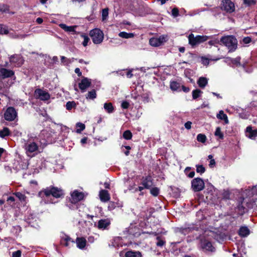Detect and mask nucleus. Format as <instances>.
I'll use <instances>...</instances> for the list:
<instances>
[{"label": "nucleus", "instance_id": "obj_9", "mask_svg": "<svg viewBox=\"0 0 257 257\" xmlns=\"http://www.w3.org/2000/svg\"><path fill=\"white\" fill-rule=\"evenodd\" d=\"M34 95L36 98L43 101L48 100L50 98V95L47 91L40 88H37L35 90Z\"/></svg>", "mask_w": 257, "mask_h": 257}, {"label": "nucleus", "instance_id": "obj_32", "mask_svg": "<svg viewBox=\"0 0 257 257\" xmlns=\"http://www.w3.org/2000/svg\"><path fill=\"white\" fill-rule=\"evenodd\" d=\"M118 36L120 37L123 38L128 39L133 38L134 36V35L133 33H128L125 32H121L119 33Z\"/></svg>", "mask_w": 257, "mask_h": 257}, {"label": "nucleus", "instance_id": "obj_22", "mask_svg": "<svg viewBox=\"0 0 257 257\" xmlns=\"http://www.w3.org/2000/svg\"><path fill=\"white\" fill-rule=\"evenodd\" d=\"M59 27L67 32H73L76 28V26H68L64 24H60Z\"/></svg>", "mask_w": 257, "mask_h": 257}, {"label": "nucleus", "instance_id": "obj_20", "mask_svg": "<svg viewBox=\"0 0 257 257\" xmlns=\"http://www.w3.org/2000/svg\"><path fill=\"white\" fill-rule=\"evenodd\" d=\"M110 224V221L108 219H101L98 222V227L99 229H105Z\"/></svg>", "mask_w": 257, "mask_h": 257}, {"label": "nucleus", "instance_id": "obj_60", "mask_svg": "<svg viewBox=\"0 0 257 257\" xmlns=\"http://www.w3.org/2000/svg\"><path fill=\"white\" fill-rule=\"evenodd\" d=\"M238 209L240 211V214H242L244 212V207L242 205H238Z\"/></svg>", "mask_w": 257, "mask_h": 257}, {"label": "nucleus", "instance_id": "obj_41", "mask_svg": "<svg viewBox=\"0 0 257 257\" xmlns=\"http://www.w3.org/2000/svg\"><path fill=\"white\" fill-rule=\"evenodd\" d=\"M9 31L6 26L0 24V34H7Z\"/></svg>", "mask_w": 257, "mask_h": 257}, {"label": "nucleus", "instance_id": "obj_42", "mask_svg": "<svg viewBox=\"0 0 257 257\" xmlns=\"http://www.w3.org/2000/svg\"><path fill=\"white\" fill-rule=\"evenodd\" d=\"M61 61L64 65H68L70 64V60H69V59L62 56H61Z\"/></svg>", "mask_w": 257, "mask_h": 257}, {"label": "nucleus", "instance_id": "obj_34", "mask_svg": "<svg viewBox=\"0 0 257 257\" xmlns=\"http://www.w3.org/2000/svg\"><path fill=\"white\" fill-rule=\"evenodd\" d=\"M203 93L200 90L197 89L192 91V97L194 99H197Z\"/></svg>", "mask_w": 257, "mask_h": 257}, {"label": "nucleus", "instance_id": "obj_28", "mask_svg": "<svg viewBox=\"0 0 257 257\" xmlns=\"http://www.w3.org/2000/svg\"><path fill=\"white\" fill-rule=\"evenodd\" d=\"M11 132L9 128L5 127L3 130H0V137L4 138L10 135Z\"/></svg>", "mask_w": 257, "mask_h": 257}, {"label": "nucleus", "instance_id": "obj_57", "mask_svg": "<svg viewBox=\"0 0 257 257\" xmlns=\"http://www.w3.org/2000/svg\"><path fill=\"white\" fill-rule=\"evenodd\" d=\"M75 72L78 75V76H80L82 75V73L79 68H75L74 70Z\"/></svg>", "mask_w": 257, "mask_h": 257}, {"label": "nucleus", "instance_id": "obj_49", "mask_svg": "<svg viewBox=\"0 0 257 257\" xmlns=\"http://www.w3.org/2000/svg\"><path fill=\"white\" fill-rule=\"evenodd\" d=\"M82 37L84 38V40L82 43V44L84 47H85L88 45V43L89 42V39L87 36H86L85 35H83Z\"/></svg>", "mask_w": 257, "mask_h": 257}, {"label": "nucleus", "instance_id": "obj_25", "mask_svg": "<svg viewBox=\"0 0 257 257\" xmlns=\"http://www.w3.org/2000/svg\"><path fill=\"white\" fill-rule=\"evenodd\" d=\"M238 233L242 237H246L249 234V230L247 227L243 226L240 228Z\"/></svg>", "mask_w": 257, "mask_h": 257}, {"label": "nucleus", "instance_id": "obj_24", "mask_svg": "<svg viewBox=\"0 0 257 257\" xmlns=\"http://www.w3.org/2000/svg\"><path fill=\"white\" fill-rule=\"evenodd\" d=\"M216 117L218 119L223 120L225 124H228L229 122L227 116L226 114L224 113L223 110H220Z\"/></svg>", "mask_w": 257, "mask_h": 257}, {"label": "nucleus", "instance_id": "obj_47", "mask_svg": "<svg viewBox=\"0 0 257 257\" xmlns=\"http://www.w3.org/2000/svg\"><path fill=\"white\" fill-rule=\"evenodd\" d=\"M244 4L248 6L254 5L256 3V0H243Z\"/></svg>", "mask_w": 257, "mask_h": 257}, {"label": "nucleus", "instance_id": "obj_14", "mask_svg": "<svg viewBox=\"0 0 257 257\" xmlns=\"http://www.w3.org/2000/svg\"><path fill=\"white\" fill-rule=\"evenodd\" d=\"M14 72L6 68H0V77L3 79L12 77Z\"/></svg>", "mask_w": 257, "mask_h": 257}, {"label": "nucleus", "instance_id": "obj_53", "mask_svg": "<svg viewBox=\"0 0 257 257\" xmlns=\"http://www.w3.org/2000/svg\"><path fill=\"white\" fill-rule=\"evenodd\" d=\"M157 238L158 240V242H157V245L159 246H163L165 244V241L160 239L159 237H158Z\"/></svg>", "mask_w": 257, "mask_h": 257}, {"label": "nucleus", "instance_id": "obj_61", "mask_svg": "<svg viewBox=\"0 0 257 257\" xmlns=\"http://www.w3.org/2000/svg\"><path fill=\"white\" fill-rule=\"evenodd\" d=\"M182 88L183 91H184L185 92H188L190 90V89L188 87H185L184 86H182Z\"/></svg>", "mask_w": 257, "mask_h": 257}, {"label": "nucleus", "instance_id": "obj_45", "mask_svg": "<svg viewBox=\"0 0 257 257\" xmlns=\"http://www.w3.org/2000/svg\"><path fill=\"white\" fill-rule=\"evenodd\" d=\"M196 172L197 173L202 174L205 171V169L202 165H196Z\"/></svg>", "mask_w": 257, "mask_h": 257}, {"label": "nucleus", "instance_id": "obj_8", "mask_svg": "<svg viewBox=\"0 0 257 257\" xmlns=\"http://www.w3.org/2000/svg\"><path fill=\"white\" fill-rule=\"evenodd\" d=\"M17 116V112L13 107L7 108L4 113L5 119L9 121H13Z\"/></svg>", "mask_w": 257, "mask_h": 257}, {"label": "nucleus", "instance_id": "obj_16", "mask_svg": "<svg viewBox=\"0 0 257 257\" xmlns=\"http://www.w3.org/2000/svg\"><path fill=\"white\" fill-rule=\"evenodd\" d=\"M10 61L12 63L17 64L18 65H21L23 63V60L21 56L18 55H14L10 57Z\"/></svg>", "mask_w": 257, "mask_h": 257}, {"label": "nucleus", "instance_id": "obj_64", "mask_svg": "<svg viewBox=\"0 0 257 257\" xmlns=\"http://www.w3.org/2000/svg\"><path fill=\"white\" fill-rule=\"evenodd\" d=\"M251 192L252 194L257 195V188L256 187L253 188L252 189Z\"/></svg>", "mask_w": 257, "mask_h": 257}, {"label": "nucleus", "instance_id": "obj_5", "mask_svg": "<svg viewBox=\"0 0 257 257\" xmlns=\"http://www.w3.org/2000/svg\"><path fill=\"white\" fill-rule=\"evenodd\" d=\"M207 39L208 37L206 36L197 35L196 36H195L194 34H191L188 36L189 43L192 46L204 42Z\"/></svg>", "mask_w": 257, "mask_h": 257}, {"label": "nucleus", "instance_id": "obj_7", "mask_svg": "<svg viewBox=\"0 0 257 257\" xmlns=\"http://www.w3.org/2000/svg\"><path fill=\"white\" fill-rule=\"evenodd\" d=\"M221 9L228 13H231L235 11L233 2L230 0H222L221 3Z\"/></svg>", "mask_w": 257, "mask_h": 257}, {"label": "nucleus", "instance_id": "obj_18", "mask_svg": "<svg viewBox=\"0 0 257 257\" xmlns=\"http://www.w3.org/2000/svg\"><path fill=\"white\" fill-rule=\"evenodd\" d=\"M207 190L209 192H210L211 194L213 195V198H212L213 200H215L216 198L219 197V191L214 188V187L210 185L208 187Z\"/></svg>", "mask_w": 257, "mask_h": 257}, {"label": "nucleus", "instance_id": "obj_58", "mask_svg": "<svg viewBox=\"0 0 257 257\" xmlns=\"http://www.w3.org/2000/svg\"><path fill=\"white\" fill-rule=\"evenodd\" d=\"M187 176L189 178H193L195 175V172L194 171H192L189 172L188 174H187Z\"/></svg>", "mask_w": 257, "mask_h": 257}, {"label": "nucleus", "instance_id": "obj_43", "mask_svg": "<svg viewBox=\"0 0 257 257\" xmlns=\"http://www.w3.org/2000/svg\"><path fill=\"white\" fill-rule=\"evenodd\" d=\"M76 105L74 101H68L66 104V107L67 110H71L73 107Z\"/></svg>", "mask_w": 257, "mask_h": 257}, {"label": "nucleus", "instance_id": "obj_4", "mask_svg": "<svg viewBox=\"0 0 257 257\" xmlns=\"http://www.w3.org/2000/svg\"><path fill=\"white\" fill-rule=\"evenodd\" d=\"M90 35L94 44H100L103 40V33L99 29H94L90 32Z\"/></svg>", "mask_w": 257, "mask_h": 257}, {"label": "nucleus", "instance_id": "obj_51", "mask_svg": "<svg viewBox=\"0 0 257 257\" xmlns=\"http://www.w3.org/2000/svg\"><path fill=\"white\" fill-rule=\"evenodd\" d=\"M21 251L20 250L14 251L12 253L13 257H21Z\"/></svg>", "mask_w": 257, "mask_h": 257}, {"label": "nucleus", "instance_id": "obj_10", "mask_svg": "<svg viewBox=\"0 0 257 257\" xmlns=\"http://www.w3.org/2000/svg\"><path fill=\"white\" fill-rule=\"evenodd\" d=\"M168 37L166 35H162L158 38H152L149 41L150 44L154 47H158L167 41Z\"/></svg>", "mask_w": 257, "mask_h": 257}, {"label": "nucleus", "instance_id": "obj_37", "mask_svg": "<svg viewBox=\"0 0 257 257\" xmlns=\"http://www.w3.org/2000/svg\"><path fill=\"white\" fill-rule=\"evenodd\" d=\"M108 16V9L105 8L102 10V21H105Z\"/></svg>", "mask_w": 257, "mask_h": 257}, {"label": "nucleus", "instance_id": "obj_17", "mask_svg": "<svg viewBox=\"0 0 257 257\" xmlns=\"http://www.w3.org/2000/svg\"><path fill=\"white\" fill-rule=\"evenodd\" d=\"M99 197L101 201L105 202L109 200L110 196L107 191L101 190L99 192Z\"/></svg>", "mask_w": 257, "mask_h": 257}, {"label": "nucleus", "instance_id": "obj_11", "mask_svg": "<svg viewBox=\"0 0 257 257\" xmlns=\"http://www.w3.org/2000/svg\"><path fill=\"white\" fill-rule=\"evenodd\" d=\"M200 246L202 249L205 252H214L215 248L212 243L207 239L201 240Z\"/></svg>", "mask_w": 257, "mask_h": 257}, {"label": "nucleus", "instance_id": "obj_35", "mask_svg": "<svg viewBox=\"0 0 257 257\" xmlns=\"http://www.w3.org/2000/svg\"><path fill=\"white\" fill-rule=\"evenodd\" d=\"M240 59H241V58L240 57H237L235 58H234V59L232 58V59H230V62H231V64L235 65L236 66H238L240 65Z\"/></svg>", "mask_w": 257, "mask_h": 257}, {"label": "nucleus", "instance_id": "obj_1", "mask_svg": "<svg viewBox=\"0 0 257 257\" xmlns=\"http://www.w3.org/2000/svg\"><path fill=\"white\" fill-rule=\"evenodd\" d=\"M39 196L42 198L45 203H54V202L50 199L52 196L56 198L63 197L64 193L63 191L57 187L47 188L39 193Z\"/></svg>", "mask_w": 257, "mask_h": 257}, {"label": "nucleus", "instance_id": "obj_19", "mask_svg": "<svg viewBox=\"0 0 257 257\" xmlns=\"http://www.w3.org/2000/svg\"><path fill=\"white\" fill-rule=\"evenodd\" d=\"M76 243L77 244V247L81 249H82L86 246V240L83 237H77L76 239Z\"/></svg>", "mask_w": 257, "mask_h": 257}, {"label": "nucleus", "instance_id": "obj_59", "mask_svg": "<svg viewBox=\"0 0 257 257\" xmlns=\"http://www.w3.org/2000/svg\"><path fill=\"white\" fill-rule=\"evenodd\" d=\"M126 75L127 78H131L133 76L132 71H128L126 72Z\"/></svg>", "mask_w": 257, "mask_h": 257}, {"label": "nucleus", "instance_id": "obj_15", "mask_svg": "<svg viewBox=\"0 0 257 257\" xmlns=\"http://www.w3.org/2000/svg\"><path fill=\"white\" fill-rule=\"evenodd\" d=\"M246 136L250 139H254L257 136V130H252L251 126L246 128Z\"/></svg>", "mask_w": 257, "mask_h": 257}, {"label": "nucleus", "instance_id": "obj_33", "mask_svg": "<svg viewBox=\"0 0 257 257\" xmlns=\"http://www.w3.org/2000/svg\"><path fill=\"white\" fill-rule=\"evenodd\" d=\"M191 229L190 228H177L176 232L181 233L184 235H186L188 234L191 231Z\"/></svg>", "mask_w": 257, "mask_h": 257}, {"label": "nucleus", "instance_id": "obj_56", "mask_svg": "<svg viewBox=\"0 0 257 257\" xmlns=\"http://www.w3.org/2000/svg\"><path fill=\"white\" fill-rule=\"evenodd\" d=\"M215 165V161L214 159H211L210 161L209 166L210 167L212 168Z\"/></svg>", "mask_w": 257, "mask_h": 257}, {"label": "nucleus", "instance_id": "obj_44", "mask_svg": "<svg viewBox=\"0 0 257 257\" xmlns=\"http://www.w3.org/2000/svg\"><path fill=\"white\" fill-rule=\"evenodd\" d=\"M150 192L152 195L157 196L159 193V189L157 187H154L151 189Z\"/></svg>", "mask_w": 257, "mask_h": 257}, {"label": "nucleus", "instance_id": "obj_63", "mask_svg": "<svg viewBox=\"0 0 257 257\" xmlns=\"http://www.w3.org/2000/svg\"><path fill=\"white\" fill-rule=\"evenodd\" d=\"M144 188H145L143 186H139L138 188H136L135 191H142Z\"/></svg>", "mask_w": 257, "mask_h": 257}, {"label": "nucleus", "instance_id": "obj_26", "mask_svg": "<svg viewBox=\"0 0 257 257\" xmlns=\"http://www.w3.org/2000/svg\"><path fill=\"white\" fill-rule=\"evenodd\" d=\"M170 87L172 91H180V84L179 83L176 81H172L170 82Z\"/></svg>", "mask_w": 257, "mask_h": 257}, {"label": "nucleus", "instance_id": "obj_30", "mask_svg": "<svg viewBox=\"0 0 257 257\" xmlns=\"http://www.w3.org/2000/svg\"><path fill=\"white\" fill-rule=\"evenodd\" d=\"M142 184L145 188L148 189L152 186L153 184L150 178H147L143 181Z\"/></svg>", "mask_w": 257, "mask_h": 257}, {"label": "nucleus", "instance_id": "obj_23", "mask_svg": "<svg viewBox=\"0 0 257 257\" xmlns=\"http://www.w3.org/2000/svg\"><path fill=\"white\" fill-rule=\"evenodd\" d=\"M125 257H142V253L139 251H127L125 254Z\"/></svg>", "mask_w": 257, "mask_h": 257}, {"label": "nucleus", "instance_id": "obj_40", "mask_svg": "<svg viewBox=\"0 0 257 257\" xmlns=\"http://www.w3.org/2000/svg\"><path fill=\"white\" fill-rule=\"evenodd\" d=\"M215 136L218 137L219 139H222L223 138V134L221 131V129L219 127H217L216 128L215 132Z\"/></svg>", "mask_w": 257, "mask_h": 257}, {"label": "nucleus", "instance_id": "obj_48", "mask_svg": "<svg viewBox=\"0 0 257 257\" xmlns=\"http://www.w3.org/2000/svg\"><path fill=\"white\" fill-rule=\"evenodd\" d=\"M172 15L174 17H177L179 15V11L177 8H173L172 10Z\"/></svg>", "mask_w": 257, "mask_h": 257}, {"label": "nucleus", "instance_id": "obj_62", "mask_svg": "<svg viewBox=\"0 0 257 257\" xmlns=\"http://www.w3.org/2000/svg\"><path fill=\"white\" fill-rule=\"evenodd\" d=\"M88 240L90 243H93L94 241V238L93 236H90L88 237Z\"/></svg>", "mask_w": 257, "mask_h": 257}, {"label": "nucleus", "instance_id": "obj_39", "mask_svg": "<svg viewBox=\"0 0 257 257\" xmlns=\"http://www.w3.org/2000/svg\"><path fill=\"white\" fill-rule=\"evenodd\" d=\"M123 137L125 140H131L132 138V134L130 131H125L123 134Z\"/></svg>", "mask_w": 257, "mask_h": 257}, {"label": "nucleus", "instance_id": "obj_31", "mask_svg": "<svg viewBox=\"0 0 257 257\" xmlns=\"http://www.w3.org/2000/svg\"><path fill=\"white\" fill-rule=\"evenodd\" d=\"M96 97V91L92 89L89 91L86 95V99H94Z\"/></svg>", "mask_w": 257, "mask_h": 257}, {"label": "nucleus", "instance_id": "obj_2", "mask_svg": "<svg viewBox=\"0 0 257 257\" xmlns=\"http://www.w3.org/2000/svg\"><path fill=\"white\" fill-rule=\"evenodd\" d=\"M220 42L228 50L229 52H234L237 48L238 42L236 38L233 36H226L220 39Z\"/></svg>", "mask_w": 257, "mask_h": 257}, {"label": "nucleus", "instance_id": "obj_52", "mask_svg": "<svg viewBox=\"0 0 257 257\" xmlns=\"http://www.w3.org/2000/svg\"><path fill=\"white\" fill-rule=\"evenodd\" d=\"M121 107L123 109H126L129 106V103L126 101H123L121 104Z\"/></svg>", "mask_w": 257, "mask_h": 257}, {"label": "nucleus", "instance_id": "obj_27", "mask_svg": "<svg viewBox=\"0 0 257 257\" xmlns=\"http://www.w3.org/2000/svg\"><path fill=\"white\" fill-rule=\"evenodd\" d=\"M103 107L105 110L108 113H111L114 111V107L112 104L110 102L105 103Z\"/></svg>", "mask_w": 257, "mask_h": 257}, {"label": "nucleus", "instance_id": "obj_50", "mask_svg": "<svg viewBox=\"0 0 257 257\" xmlns=\"http://www.w3.org/2000/svg\"><path fill=\"white\" fill-rule=\"evenodd\" d=\"M202 63L205 65H208L209 63V60L208 58L202 57L201 58Z\"/></svg>", "mask_w": 257, "mask_h": 257}, {"label": "nucleus", "instance_id": "obj_55", "mask_svg": "<svg viewBox=\"0 0 257 257\" xmlns=\"http://www.w3.org/2000/svg\"><path fill=\"white\" fill-rule=\"evenodd\" d=\"M192 122L191 121H187L185 123V127L186 129L189 130L191 127Z\"/></svg>", "mask_w": 257, "mask_h": 257}, {"label": "nucleus", "instance_id": "obj_46", "mask_svg": "<svg viewBox=\"0 0 257 257\" xmlns=\"http://www.w3.org/2000/svg\"><path fill=\"white\" fill-rule=\"evenodd\" d=\"M15 195L21 201H25L26 199V196L20 192H16L15 193Z\"/></svg>", "mask_w": 257, "mask_h": 257}, {"label": "nucleus", "instance_id": "obj_3", "mask_svg": "<svg viewBox=\"0 0 257 257\" xmlns=\"http://www.w3.org/2000/svg\"><path fill=\"white\" fill-rule=\"evenodd\" d=\"M24 148L28 156L33 157L37 154L39 147L35 142L31 140H28L25 141Z\"/></svg>", "mask_w": 257, "mask_h": 257}, {"label": "nucleus", "instance_id": "obj_21", "mask_svg": "<svg viewBox=\"0 0 257 257\" xmlns=\"http://www.w3.org/2000/svg\"><path fill=\"white\" fill-rule=\"evenodd\" d=\"M208 81V80L206 77H200L197 81V84L200 88H204L207 85Z\"/></svg>", "mask_w": 257, "mask_h": 257}, {"label": "nucleus", "instance_id": "obj_54", "mask_svg": "<svg viewBox=\"0 0 257 257\" xmlns=\"http://www.w3.org/2000/svg\"><path fill=\"white\" fill-rule=\"evenodd\" d=\"M251 38L249 37H245L243 39L242 41L245 44H248L251 42Z\"/></svg>", "mask_w": 257, "mask_h": 257}, {"label": "nucleus", "instance_id": "obj_36", "mask_svg": "<svg viewBox=\"0 0 257 257\" xmlns=\"http://www.w3.org/2000/svg\"><path fill=\"white\" fill-rule=\"evenodd\" d=\"M76 127L78 128L76 130V132L77 133H80L82 131H83L85 127L84 124L81 122H77L76 123Z\"/></svg>", "mask_w": 257, "mask_h": 257}, {"label": "nucleus", "instance_id": "obj_38", "mask_svg": "<svg viewBox=\"0 0 257 257\" xmlns=\"http://www.w3.org/2000/svg\"><path fill=\"white\" fill-rule=\"evenodd\" d=\"M197 140L199 142L204 143L206 140V137L205 135L199 134L197 136Z\"/></svg>", "mask_w": 257, "mask_h": 257}, {"label": "nucleus", "instance_id": "obj_12", "mask_svg": "<svg viewBox=\"0 0 257 257\" xmlns=\"http://www.w3.org/2000/svg\"><path fill=\"white\" fill-rule=\"evenodd\" d=\"M70 201L72 203H76L83 199L84 194L82 192L74 190L71 194Z\"/></svg>", "mask_w": 257, "mask_h": 257}, {"label": "nucleus", "instance_id": "obj_6", "mask_svg": "<svg viewBox=\"0 0 257 257\" xmlns=\"http://www.w3.org/2000/svg\"><path fill=\"white\" fill-rule=\"evenodd\" d=\"M205 184L204 181L200 178L193 179L191 181V187L195 192L202 190L204 188Z\"/></svg>", "mask_w": 257, "mask_h": 257}, {"label": "nucleus", "instance_id": "obj_13", "mask_svg": "<svg viewBox=\"0 0 257 257\" xmlns=\"http://www.w3.org/2000/svg\"><path fill=\"white\" fill-rule=\"evenodd\" d=\"M91 84V80L87 77H84L79 83V88L82 92L86 91V89L90 87Z\"/></svg>", "mask_w": 257, "mask_h": 257}, {"label": "nucleus", "instance_id": "obj_29", "mask_svg": "<svg viewBox=\"0 0 257 257\" xmlns=\"http://www.w3.org/2000/svg\"><path fill=\"white\" fill-rule=\"evenodd\" d=\"M74 243V241L71 240V238L68 236H65L61 240V244L65 246H69L70 242Z\"/></svg>", "mask_w": 257, "mask_h": 257}]
</instances>
